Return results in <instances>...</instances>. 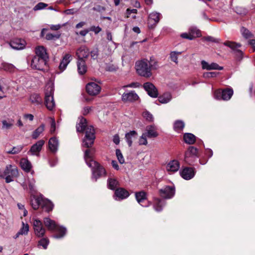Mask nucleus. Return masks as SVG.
Listing matches in <instances>:
<instances>
[{"label":"nucleus","mask_w":255,"mask_h":255,"mask_svg":"<svg viewBox=\"0 0 255 255\" xmlns=\"http://www.w3.org/2000/svg\"><path fill=\"white\" fill-rule=\"evenodd\" d=\"M13 170L16 172L15 174H18V169L16 166L11 164L7 165L4 170V176L13 174V172H12Z\"/></svg>","instance_id":"f704fd0d"},{"label":"nucleus","mask_w":255,"mask_h":255,"mask_svg":"<svg viewBox=\"0 0 255 255\" xmlns=\"http://www.w3.org/2000/svg\"><path fill=\"white\" fill-rule=\"evenodd\" d=\"M107 184L109 189L115 190L119 185V182L116 179L110 178L107 180Z\"/></svg>","instance_id":"e433bc0d"},{"label":"nucleus","mask_w":255,"mask_h":255,"mask_svg":"<svg viewBox=\"0 0 255 255\" xmlns=\"http://www.w3.org/2000/svg\"><path fill=\"white\" fill-rule=\"evenodd\" d=\"M201 64L203 69L208 71L212 70H222L223 69V67L219 66L216 63H209L205 60H202L201 62Z\"/></svg>","instance_id":"2eb2a0df"},{"label":"nucleus","mask_w":255,"mask_h":255,"mask_svg":"<svg viewBox=\"0 0 255 255\" xmlns=\"http://www.w3.org/2000/svg\"><path fill=\"white\" fill-rule=\"evenodd\" d=\"M45 141L43 140H39L36 143L34 144L30 148L29 152L33 155H38L41 151Z\"/></svg>","instance_id":"a211bd4d"},{"label":"nucleus","mask_w":255,"mask_h":255,"mask_svg":"<svg viewBox=\"0 0 255 255\" xmlns=\"http://www.w3.org/2000/svg\"><path fill=\"white\" fill-rule=\"evenodd\" d=\"M145 132H144L146 134L147 137L152 138L155 137L158 135L156 131V129L154 126H148L146 127Z\"/></svg>","instance_id":"393cba45"},{"label":"nucleus","mask_w":255,"mask_h":255,"mask_svg":"<svg viewBox=\"0 0 255 255\" xmlns=\"http://www.w3.org/2000/svg\"><path fill=\"white\" fill-rule=\"evenodd\" d=\"M23 148L22 145H18L13 147L11 150H9L6 151L8 154H15L20 152Z\"/></svg>","instance_id":"79ce46f5"},{"label":"nucleus","mask_w":255,"mask_h":255,"mask_svg":"<svg viewBox=\"0 0 255 255\" xmlns=\"http://www.w3.org/2000/svg\"><path fill=\"white\" fill-rule=\"evenodd\" d=\"M102 30V29L99 26H92L89 31H92L95 32V34H98Z\"/></svg>","instance_id":"69168bd1"},{"label":"nucleus","mask_w":255,"mask_h":255,"mask_svg":"<svg viewBox=\"0 0 255 255\" xmlns=\"http://www.w3.org/2000/svg\"><path fill=\"white\" fill-rule=\"evenodd\" d=\"M159 194L161 197L165 199H170L175 194V187L173 185L165 186L161 188L159 191Z\"/></svg>","instance_id":"0eeeda50"},{"label":"nucleus","mask_w":255,"mask_h":255,"mask_svg":"<svg viewBox=\"0 0 255 255\" xmlns=\"http://www.w3.org/2000/svg\"><path fill=\"white\" fill-rule=\"evenodd\" d=\"M77 132L85 131V136L83 140L82 145L89 148L85 151L84 159L87 165L91 168V179L94 181L107 175V171L103 166L93 159L95 152L94 148H90L93 144L95 139V130L91 126H88L86 120L83 117L79 118L76 125Z\"/></svg>","instance_id":"f257e3e1"},{"label":"nucleus","mask_w":255,"mask_h":255,"mask_svg":"<svg viewBox=\"0 0 255 255\" xmlns=\"http://www.w3.org/2000/svg\"><path fill=\"white\" fill-rule=\"evenodd\" d=\"M43 198L42 196H33L31 199V205L34 210H37L40 206H42Z\"/></svg>","instance_id":"b1692460"},{"label":"nucleus","mask_w":255,"mask_h":255,"mask_svg":"<svg viewBox=\"0 0 255 255\" xmlns=\"http://www.w3.org/2000/svg\"><path fill=\"white\" fill-rule=\"evenodd\" d=\"M35 181L33 178L29 179L28 186L31 192L35 191Z\"/></svg>","instance_id":"864d4df0"},{"label":"nucleus","mask_w":255,"mask_h":255,"mask_svg":"<svg viewBox=\"0 0 255 255\" xmlns=\"http://www.w3.org/2000/svg\"><path fill=\"white\" fill-rule=\"evenodd\" d=\"M29 100L31 102L35 105H40L42 103L41 97L37 93L31 94L30 96Z\"/></svg>","instance_id":"473e14b6"},{"label":"nucleus","mask_w":255,"mask_h":255,"mask_svg":"<svg viewBox=\"0 0 255 255\" xmlns=\"http://www.w3.org/2000/svg\"><path fill=\"white\" fill-rule=\"evenodd\" d=\"M43 222L45 227L49 231H56L59 234L53 236L54 238L60 239L64 236L66 233V229L62 226H59L56 222L49 218H44Z\"/></svg>","instance_id":"20e7f679"},{"label":"nucleus","mask_w":255,"mask_h":255,"mask_svg":"<svg viewBox=\"0 0 255 255\" xmlns=\"http://www.w3.org/2000/svg\"><path fill=\"white\" fill-rule=\"evenodd\" d=\"M147 137L146 134L143 133L139 138V144L146 145L147 144Z\"/></svg>","instance_id":"de8ad7c7"},{"label":"nucleus","mask_w":255,"mask_h":255,"mask_svg":"<svg viewBox=\"0 0 255 255\" xmlns=\"http://www.w3.org/2000/svg\"><path fill=\"white\" fill-rule=\"evenodd\" d=\"M158 68L157 62L152 57H150L149 61L144 59L137 61L135 63V69L137 74L146 78H149L151 76L152 69L156 70Z\"/></svg>","instance_id":"f03ea898"},{"label":"nucleus","mask_w":255,"mask_h":255,"mask_svg":"<svg viewBox=\"0 0 255 255\" xmlns=\"http://www.w3.org/2000/svg\"><path fill=\"white\" fill-rule=\"evenodd\" d=\"M218 72H207L203 73V77L205 78H214L216 77L218 75Z\"/></svg>","instance_id":"09e8293b"},{"label":"nucleus","mask_w":255,"mask_h":255,"mask_svg":"<svg viewBox=\"0 0 255 255\" xmlns=\"http://www.w3.org/2000/svg\"><path fill=\"white\" fill-rule=\"evenodd\" d=\"M181 176L185 180H190L195 175V170L192 167H185L180 172Z\"/></svg>","instance_id":"aec40b11"},{"label":"nucleus","mask_w":255,"mask_h":255,"mask_svg":"<svg viewBox=\"0 0 255 255\" xmlns=\"http://www.w3.org/2000/svg\"><path fill=\"white\" fill-rule=\"evenodd\" d=\"M172 97L170 93H164L158 97V101L161 104H166L171 100Z\"/></svg>","instance_id":"c9c22d12"},{"label":"nucleus","mask_w":255,"mask_h":255,"mask_svg":"<svg viewBox=\"0 0 255 255\" xmlns=\"http://www.w3.org/2000/svg\"><path fill=\"white\" fill-rule=\"evenodd\" d=\"M140 84L137 82H133L129 84L125 85L123 87L125 88H137L139 87Z\"/></svg>","instance_id":"0e129e2a"},{"label":"nucleus","mask_w":255,"mask_h":255,"mask_svg":"<svg viewBox=\"0 0 255 255\" xmlns=\"http://www.w3.org/2000/svg\"><path fill=\"white\" fill-rule=\"evenodd\" d=\"M78 72L80 75H83L87 72L85 61L83 59H78L77 62Z\"/></svg>","instance_id":"a878e982"},{"label":"nucleus","mask_w":255,"mask_h":255,"mask_svg":"<svg viewBox=\"0 0 255 255\" xmlns=\"http://www.w3.org/2000/svg\"><path fill=\"white\" fill-rule=\"evenodd\" d=\"M54 85L49 82L45 87L44 103L47 109L49 111H52L55 107V103L54 100Z\"/></svg>","instance_id":"7ed1b4c3"},{"label":"nucleus","mask_w":255,"mask_h":255,"mask_svg":"<svg viewBox=\"0 0 255 255\" xmlns=\"http://www.w3.org/2000/svg\"><path fill=\"white\" fill-rule=\"evenodd\" d=\"M162 17L160 13L156 11L151 12L148 15V24L150 28L154 27Z\"/></svg>","instance_id":"9b49d317"},{"label":"nucleus","mask_w":255,"mask_h":255,"mask_svg":"<svg viewBox=\"0 0 255 255\" xmlns=\"http://www.w3.org/2000/svg\"><path fill=\"white\" fill-rule=\"evenodd\" d=\"M49 148L52 152H55L57 150L58 141L55 137L50 138L48 142Z\"/></svg>","instance_id":"c85d7f7f"},{"label":"nucleus","mask_w":255,"mask_h":255,"mask_svg":"<svg viewBox=\"0 0 255 255\" xmlns=\"http://www.w3.org/2000/svg\"><path fill=\"white\" fill-rule=\"evenodd\" d=\"M241 32L243 36L246 38H250L253 36V34L248 29L244 27L241 29Z\"/></svg>","instance_id":"49530a36"},{"label":"nucleus","mask_w":255,"mask_h":255,"mask_svg":"<svg viewBox=\"0 0 255 255\" xmlns=\"http://www.w3.org/2000/svg\"><path fill=\"white\" fill-rule=\"evenodd\" d=\"M143 88L147 92L149 96L152 98H156L158 96L157 90L155 87L150 82H146L144 84Z\"/></svg>","instance_id":"ddd939ff"},{"label":"nucleus","mask_w":255,"mask_h":255,"mask_svg":"<svg viewBox=\"0 0 255 255\" xmlns=\"http://www.w3.org/2000/svg\"><path fill=\"white\" fill-rule=\"evenodd\" d=\"M233 94V90L228 88L223 90H216L214 92V97L217 100L228 101L231 98Z\"/></svg>","instance_id":"423d86ee"},{"label":"nucleus","mask_w":255,"mask_h":255,"mask_svg":"<svg viewBox=\"0 0 255 255\" xmlns=\"http://www.w3.org/2000/svg\"><path fill=\"white\" fill-rule=\"evenodd\" d=\"M71 55L70 54H66L65 55L59 66V69L60 72H62L65 70L68 64L71 61Z\"/></svg>","instance_id":"4be33fe9"},{"label":"nucleus","mask_w":255,"mask_h":255,"mask_svg":"<svg viewBox=\"0 0 255 255\" xmlns=\"http://www.w3.org/2000/svg\"><path fill=\"white\" fill-rule=\"evenodd\" d=\"M60 36V34H53L50 33H48L46 35L45 38L47 40H53L55 38H59Z\"/></svg>","instance_id":"6e6d98bb"},{"label":"nucleus","mask_w":255,"mask_h":255,"mask_svg":"<svg viewBox=\"0 0 255 255\" xmlns=\"http://www.w3.org/2000/svg\"><path fill=\"white\" fill-rule=\"evenodd\" d=\"M143 117L148 121H152L153 120L152 115L147 111L143 113Z\"/></svg>","instance_id":"bf43d9fd"},{"label":"nucleus","mask_w":255,"mask_h":255,"mask_svg":"<svg viewBox=\"0 0 255 255\" xmlns=\"http://www.w3.org/2000/svg\"><path fill=\"white\" fill-rule=\"evenodd\" d=\"M22 227L18 231L21 235H27L29 231V226L27 224H24L22 222Z\"/></svg>","instance_id":"37998d69"},{"label":"nucleus","mask_w":255,"mask_h":255,"mask_svg":"<svg viewBox=\"0 0 255 255\" xmlns=\"http://www.w3.org/2000/svg\"><path fill=\"white\" fill-rule=\"evenodd\" d=\"M115 195L116 200H120L128 198L129 194L128 192L124 188H119L115 190Z\"/></svg>","instance_id":"412c9836"},{"label":"nucleus","mask_w":255,"mask_h":255,"mask_svg":"<svg viewBox=\"0 0 255 255\" xmlns=\"http://www.w3.org/2000/svg\"><path fill=\"white\" fill-rule=\"evenodd\" d=\"M9 45L14 49L21 50L25 48L26 42L24 39L15 38L10 42Z\"/></svg>","instance_id":"4468645a"},{"label":"nucleus","mask_w":255,"mask_h":255,"mask_svg":"<svg viewBox=\"0 0 255 255\" xmlns=\"http://www.w3.org/2000/svg\"><path fill=\"white\" fill-rule=\"evenodd\" d=\"M47 6V4L40 2L35 5V6L33 8V10L34 11L41 10L45 8Z\"/></svg>","instance_id":"603ef678"},{"label":"nucleus","mask_w":255,"mask_h":255,"mask_svg":"<svg viewBox=\"0 0 255 255\" xmlns=\"http://www.w3.org/2000/svg\"><path fill=\"white\" fill-rule=\"evenodd\" d=\"M165 201L156 198L154 201V209L157 212H160L162 210V207L165 205Z\"/></svg>","instance_id":"7c9ffc66"},{"label":"nucleus","mask_w":255,"mask_h":255,"mask_svg":"<svg viewBox=\"0 0 255 255\" xmlns=\"http://www.w3.org/2000/svg\"><path fill=\"white\" fill-rule=\"evenodd\" d=\"M49 240L47 238H42L38 242V245L42 246L44 249H46L49 244Z\"/></svg>","instance_id":"8fccbe9b"},{"label":"nucleus","mask_w":255,"mask_h":255,"mask_svg":"<svg viewBox=\"0 0 255 255\" xmlns=\"http://www.w3.org/2000/svg\"><path fill=\"white\" fill-rule=\"evenodd\" d=\"M13 174L8 176H5L4 178L6 183H10L13 181L14 178L18 176V174H15L16 172L14 170L12 171Z\"/></svg>","instance_id":"a18cd8bd"},{"label":"nucleus","mask_w":255,"mask_h":255,"mask_svg":"<svg viewBox=\"0 0 255 255\" xmlns=\"http://www.w3.org/2000/svg\"><path fill=\"white\" fill-rule=\"evenodd\" d=\"M139 98L138 96L134 91H131L128 93H124L122 96L124 102H134Z\"/></svg>","instance_id":"f3484780"},{"label":"nucleus","mask_w":255,"mask_h":255,"mask_svg":"<svg viewBox=\"0 0 255 255\" xmlns=\"http://www.w3.org/2000/svg\"><path fill=\"white\" fill-rule=\"evenodd\" d=\"M181 52L172 51L170 54V58L173 62L178 63V55L180 54Z\"/></svg>","instance_id":"c03bdc74"},{"label":"nucleus","mask_w":255,"mask_h":255,"mask_svg":"<svg viewBox=\"0 0 255 255\" xmlns=\"http://www.w3.org/2000/svg\"><path fill=\"white\" fill-rule=\"evenodd\" d=\"M116 153L119 162L121 164L124 163L125 162V159L121 150L119 149H117L116 150Z\"/></svg>","instance_id":"3c124183"},{"label":"nucleus","mask_w":255,"mask_h":255,"mask_svg":"<svg viewBox=\"0 0 255 255\" xmlns=\"http://www.w3.org/2000/svg\"><path fill=\"white\" fill-rule=\"evenodd\" d=\"M235 11L238 14L241 15H245L247 12V9L242 7H236Z\"/></svg>","instance_id":"5fc2aeb1"},{"label":"nucleus","mask_w":255,"mask_h":255,"mask_svg":"<svg viewBox=\"0 0 255 255\" xmlns=\"http://www.w3.org/2000/svg\"><path fill=\"white\" fill-rule=\"evenodd\" d=\"M136 199L137 202L143 207H147L149 205L146 200V194L145 192L141 191L136 192L135 194Z\"/></svg>","instance_id":"dca6fc26"},{"label":"nucleus","mask_w":255,"mask_h":255,"mask_svg":"<svg viewBox=\"0 0 255 255\" xmlns=\"http://www.w3.org/2000/svg\"><path fill=\"white\" fill-rule=\"evenodd\" d=\"M78 11H79V9L71 8V9H66L64 11V13L66 14L69 15V14H74L77 13L78 12Z\"/></svg>","instance_id":"4d7b16f0"},{"label":"nucleus","mask_w":255,"mask_h":255,"mask_svg":"<svg viewBox=\"0 0 255 255\" xmlns=\"http://www.w3.org/2000/svg\"><path fill=\"white\" fill-rule=\"evenodd\" d=\"M33 226L35 235L39 238L43 237L46 230L43 227L41 221L38 219H34L33 222Z\"/></svg>","instance_id":"9d476101"},{"label":"nucleus","mask_w":255,"mask_h":255,"mask_svg":"<svg viewBox=\"0 0 255 255\" xmlns=\"http://www.w3.org/2000/svg\"><path fill=\"white\" fill-rule=\"evenodd\" d=\"M45 128V126L43 124L40 125L38 128H37L33 132L32 134V137L33 139H36L38 137L39 135L44 131Z\"/></svg>","instance_id":"4c0bfd02"},{"label":"nucleus","mask_w":255,"mask_h":255,"mask_svg":"<svg viewBox=\"0 0 255 255\" xmlns=\"http://www.w3.org/2000/svg\"><path fill=\"white\" fill-rule=\"evenodd\" d=\"M181 37L183 38L187 39L189 40H193L194 39V36L193 35H191L189 33H183L181 34Z\"/></svg>","instance_id":"e2e57ef3"},{"label":"nucleus","mask_w":255,"mask_h":255,"mask_svg":"<svg viewBox=\"0 0 255 255\" xmlns=\"http://www.w3.org/2000/svg\"><path fill=\"white\" fill-rule=\"evenodd\" d=\"M137 135L136 131L131 130L125 134V138L128 145L130 147L132 144V139L136 138Z\"/></svg>","instance_id":"cd10ccee"},{"label":"nucleus","mask_w":255,"mask_h":255,"mask_svg":"<svg viewBox=\"0 0 255 255\" xmlns=\"http://www.w3.org/2000/svg\"><path fill=\"white\" fill-rule=\"evenodd\" d=\"M2 128L3 129H9L13 126L12 123H7L5 120L2 121Z\"/></svg>","instance_id":"13d9d810"},{"label":"nucleus","mask_w":255,"mask_h":255,"mask_svg":"<svg viewBox=\"0 0 255 255\" xmlns=\"http://www.w3.org/2000/svg\"><path fill=\"white\" fill-rule=\"evenodd\" d=\"M204 39L207 41H211L215 43H218L220 42L219 39H217L210 36L205 37Z\"/></svg>","instance_id":"052dcab7"},{"label":"nucleus","mask_w":255,"mask_h":255,"mask_svg":"<svg viewBox=\"0 0 255 255\" xmlns=\"http://www.w3.org/2000/svg\"><path fill=\"white\" fill-rule=\"evenodd\" d=\"M90 52L89 49L85 46H81L76 52V55L78 59H83L87 58L89 55Z\"/></svg>","instance_id":"5701e85b"},{"label":"nucleus","mask_w":255,"mask_h":255,"mask_svg":"<svg viewBox=\"0 0 255 255\" xmlns=\"http://www.w3.org/2000/svg\"><path fill=\"white\" fill-rule=\"evenodd\" d=\"M93 9L95 11H97L100 12L104 11L106 10L105 7L101 5H97L96 7H94Z\"/></svg>","instance_id":"774afa93"},{"label":"nucleus","mask_w":255,"mask_h":255,"mask_svg":"<svg viewBox=\"0 0 255 255\" xmlns=\"http://www.w3.org/2000/svg\"><path fill=\"white\" fill-rule=\"evenodd\" d=\"M180 168L179 162L177 160H172L169 161L166 166V170L170 173L177 172Z\"/></svg>","instance_id":"6ab92c4d"},{"label":"nucleus","mask_w":255,"mask_h":255,"mask_svg":"<svg viewBox=\"0 0 255 255\" xmlns=\"http://www.w3.org/2000/svg\"><path fill=\"white\" fill-rule=\"evenodd\" d=\"M184 141L189 144H193L196 140V136L191 133H186L184 134Z\"/></svg>","instance_id":"72a5a7b5"},{"label":"nucleus","mask_w":255,"mask_h":255,"mask_svg":"<svg viewBox=\"0 0 255 255\" xmlns=\"http://www.w3.org/2000/svg\"><path fill=\"white\" fill-rule=\"evenodd\" d=\"M101 90L100 86L95 82L89 83L86 85V91L91 96L98 95L100 92Z\"/></svg>","instance_id":"f8f14e48"},{"label":"nucleus","mask_w":255,"mask_h":255,"mask_svg":"<svg viewBox=\"0 0 255 255\" xmlns=\"http://www.w3.org/2000/svg\"><path fill=\"white\" fill-rule=\"evenodd\" d=\"M20 164L21 168L26 172H29L32 168L31 162L26 158H22Z\"/></svg>","instance_id":"c756f323"},{"label":"nucleus","mask_w":255,"mask_h":255,"mask_svg":"<svg viewBox=\"0 0 255 255\" xmlns=\"http://www.w3.org/2000/svg\"><path fill=\"white\" fill-rule=\"evenodd\" d=\"M47 60L40 57L34 56L31 60V66L33 69L42 70L46 65Z\"/></svg>","instance_id":"6e6552de"},{"label":"nucleus","mask_w":255,"mask_h":255,"mask_svg":"<svg viewBox=\"0 0 255 255\" xmlns=\"http://www.w3.org/2000/svg\"><path fill=\"white\" fill-rule=\"evenodd\" d=\"M189 32L191 35H193L194 36V39L196 37H198L201 36L200 30L198 29L196 27H190L189 29Z\"/></svg>","instance_id":"a19ab883"},{"label":"nucleus","mask_w":255,"mask_h":255,"mask_svg":"<svg viewBox=\"0 0 255 255\" xmlns=\"http://www.w3.org/2000/svg\"><path fill=\"white\" fill-rule=\"evenodd\" d=\"M224 44L231 48L235 53L237 58L238 60H241L243 58V52L241 50L238 49V48L241 46L240 43L232 41H226L224 43Z\"/></svg>","instance_id":"1a4fd4ad"},{"label":"nucleus","mask_w":255,"mask_h":255,"mask_svg":"<svg viewBox=\"0 0 255 255\" xmlns=\"http://www.w3.org/2000/svg\"><path fill=\"white\" fill-rule=\"evenodd\" d=\"M137 13V9H130L129 8H128L126 11V17H129L131 13Z\"/></svg>","instance_id":"338daca9"},{"label":"nucleus","mask_w":255,"mask_h":255,"mask_svg":"<svg viewBox=\"0 0 255 255\" xmlns=\"http://www.w3.org/2000/svg\"><path fill=\"white\" fill-rule=\"evenodd\" d=\"M51 120V128H50V132L51 133H53L56 129V124L55 120L53 118H50Z\"/></svg>","instance_id":"680f3d73"},{"label":"nucleus","mask_w":255,"mask_h":255,"mask_svg":"<svg viewBox=\"0 0 255 255\" xmlns=\"http://www.w3.org/2000/svg\"><path fill=\"white\" fill-rule=\"evenodd\" d=\"M36 55L35 56L40 57V58L48 60V56L46 53L45 48L42 46H37L35 48Z\"/></svg>","instance_id":"bb28decb"},{"label":"nucleus","mask_w":255,"mask_h":255,"mask_svg":"<svg viewBox=\"0 0 255 255\" xmlns=\"http://www.w3.org/2000/svg\"><path fill=\"white\" fill-rule=\"evenodd\" d=\"M184 126V123L182 121L178 120L174 123V128L176 131L180 132L183 129Z\"/></svg>","instance_id":"ea45409f"},{"label":"nucleus","mask_w":255,"mask_h":255,"mask_svg":"<svg viewBox=\"0 0 255 255\" xmlns=\"http://www.w3.org/2000/svg\"><path fill=\"white\" fill-rule=\"evenodd\" d=\"M54 207L53 204L49 200L43 198L41 207L47 212L52 210Z\"/></svg>","instance_id":"2f4dec72"},{"label":"nucleus","mask_w":255,"mask_h":255,"mask_svg":"<svg viewBox=\"0 0 255 255\" xmlns=\"http://www.w3.org/2000/svg\"><path fill=\"white\" fill-rule=\"evenodd\" d=\"M198 157V149L194 146H190L185 152V162L191 165Z\"/></svg>","instance_id":"39448f33"},{"label":"nucleus","mask_w":255,"mask_h":255,"mask_svg":"<svg viewBox=\"0 0 255 255\" xmlns=\"http://www.w3.org/2000/svg\"><path fill=\"white\" fill-rule=\"evenodd\" d=\"M1 68L5 71L12 72L14 71L15 67L11 64L2 63L1 65Z\"/></svg>","instance_id":"58836bf2"}]
</instances>
